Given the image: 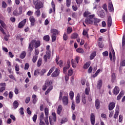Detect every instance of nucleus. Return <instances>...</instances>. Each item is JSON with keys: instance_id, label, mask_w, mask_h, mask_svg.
Returning <instances> with one entry per match:
<instances>
[{"instance_id": "22", "label": "nucleus", "mask_w": 125, "mask_h": 125, "mask_svg": "<svg viewBox=\"0 0 125 125\" xmlns=\"http://www.w3.org/2000/svg\"><path fill=\"white\" fill-rule=\"evenodd\" d=\"M39 119L40 122L43 121V120L44 119V114L43 113V112H42L40 114V115L39 116Z\"/></svg>"}, {"instance_id": "38", "label": "nucleus", "mask_w": 125, "mask_h": 125, "mask_svg": "<svg viewBox=\"0 0 125 125\" xmlns=\"http://www.w3.org/2000/svg\"><path fill=\"white\" fill-rule=\"evenodd\" d=\"M89 66H90V62H87L84 64L83 68V69H87Z\"/></svg>"}, {"instance_id": "28", "label": "nucleus", "mask_w": 125, "mask_h": 125, "mask_svg": "<svg viewBox=\"0 0 125 125\" xmlns=\"http://www.w3.org/2000/svg\"><path fill=\"white\" fill-rule=\"evenodd\" d=\"M116 73H113L111 74V82L115 83V81H116Z\"/></svg>"}, {"instance_id": "1", "label": "nucleus", "mask_w": 125, "mask_h": 125, "mask_svg": "<svg viewBox=\"0 0 125 125\" xmlns=\"http://www.w3.org/2000/svg\"><path fill=\"white\" fill-rule=\"evenodd\" d=\"M56 119H57L56 117V113H55V112H52V115L49 117L50 125H54V123L56 122Z\"/></svg>"}, {"instance_id": "44", "label": "nucleus", "mask_w": 125, "mask_h": 125, "mask_svg": "<svg viewBox=\"0 0 125 125\" xmlns=\"http://www.w3.org/2000/svg\"><path fill=\"white\" fill-rule=\"evenodd\" d=\"M39 75H40V69H36L34 72V76L38 77Z\"/></svg>"}, {"instance_id": "51", "label": "nucleus", "mask_w": 125, "mask_h": 125, "mask_svg": "<svg viewBox=\"0 0 125 125\" xmlns=\"http://www.w3.org/2000/svg\"><path fill=\"white\" fill-rule=\"evenodd\" d=\"M98 46L100 47V48H103L104 47V44L102 42H99Z\"/></svg>"}, {"instance_id": "20", "label": "nucleus", "mask_w": 125, "mask_h": 125, "mask_svg": "<svg viewBox=\"0 0 125 125\" xmlns=\"http://www.w3.org/2000/svg\"><path fill=\"white\" fill-rule=\"evenodd\" d=\"M99 15L101 18H104V17L106 16V14L104 12V10H102L99 12Z\"/></svg>"}, {"instance_id": "6", "label": "nucleus", "mask_w": 125, "mask_h": 125, "mask_svg": "<svg viewBox=\"0 0 125 125\" xmlns=\"http://www.w3.org/2000/svg\"><path fill=\"white\" fill-rule=\"evenodd\" d=\"M60 74V70L58 68H56L55 71L51 74L52 78H57Z\"/></svg>"}, {"instance_id": "33", "label": "nucleus", "mask_w": 125, "mask_h": 125, "mask_svg": "<svg viewBox=\"0 0 125 125\" xmlns=\"http://www.w3.org/2000/svg\"><path fill=\"white\" fill-rule=\"evenodd\" d=\"M26 52L22 51L21 54L20 58H21V59H24V58L26 57Z\"/></svg>"}, {"instance_id": "29", "label": "nucleus", "mask_w": 125, "mask_h": 125, "mask_svg": "<svg viewBox=\"0 0 125 125\" xmlns=\"http://www.w3.org/2000/svg\"><path fill=\"white\" fill-rule=\"evenodd\" d=\"M101 21V20L99 19H97V18H93V23L94 24V25H96L97 24H98V23H99V22H100Z\"/></svg>"}, {"instance_id": "49", "label": "nucleus", "mask_w": 125, "mask_h": 125, "mask_svg": "<svg viewBox=\"0 0 125 125\" xmlns=\"http://www.w3.org/2000/svg\"><path fill=\"white\" fill-rule=\"evenodd\" d=\"M103 8L105 10V12L106 13H108V9H107V4H104L103 6Z\"/></svg>"}, {"instance_id": "60", "label": "nucleus", "mask_w": 125, "mask_h": 125, "mask_svg": "<svg viewBox=\"0 0 125 125\" xmlns=\"http://www.w3.org/2000/svg\"><path fill=\"white\" fill-rule=\"evenodd\" d=\"M19 111L21 115H23L24 114V108L23 107H21Z\"/></svg>"}, {"instance_id": "62", "label": "nucleus", "mask_w": 125, "mask_h": 125, "mask_svg": "<svg viewBox=\"0 0 125 125\" xmlns=\"http://www.w3.org/2000/svg\"><path fill=\"white\" fill-rule=\"evenodd\" d=\"M30 100H31V98H30V97H27L25 101L26 104H28V103H29V102H30Z\"/></svg>"}, {"instance_id": "24", "label": "nucleus", "mask_w": 125, "mask_h": 125, "mask_svg": "<svg viewBox=\"0 0 125 125\" xmlns=\"http://www.w3.org/2000/svg\"><path fill=\"white\" fill-rule=\"evenodd\" d=\"M82 101L83 104H86V98H85V94H83L82 95Z\"/></svg>"}, {"instance_id": "10", "label": "nucleus", "mask_w": 125, "mask_h": 125, "mask_svg": "<svg viewBox=\"0 0 125 125\" xmlns=\"http://www.w3.org/2000/svg\"><path fill=\"white\" fill-rule=\"evenodd\" d=\"M112 92L114 95L117 96V94L120 93V88L118 86H116L114 88Z\"/></svg>"}, {"instance_id": "43", "label": "nucleus", "mask_w": 125, "mask_h": 125, "mask_svg": "<svg viewBox=\"0 0 125 125\" xmlns=\"http://www.w3.org/2000/svg\"><path fill=\"white\" fill-rule=\"evenodd\" d=\"M46 54L47 56V59H50V57L51 56V51L50 50L47 51Z\"/></svg>"}, {"instance_id": "11", "label": "nucleus", "mask_w": 125, "mask_h": 125, "mask_svg": "<svg viewBox=\"0 0 125 125\" xmlns=\"http://www.w3.org/2000/svg\"><path fill=\"white\" fill-rule=\"evenodd\" d=\"M103 84V81L102 80H100L98 81L97 84V88L98 89H101V87H102V85Z\"/></svg>"}, {"instance_id": "40", "label": "nucleus", "mask_w": 125, "mask_h": 125, "mask_svg": "<svg viewBox=\"0 0 125 125\" xmlns=\"http://www.w3.org/2000/svg\"><path fill=\"white\" fill-rule=\"evenodd\" d=\"M73 31V28L71 27H68L67 28V34H71Z\"/></svg>"}, {"instance_id": "42", "label": "nucleus", "mask_w": 125, "mask_h": 125, "mask_svg": "<svg viewBox=\"0 0 125 125\" xmlns=\"http://www.w3.org/2000/svg\"><path fill=\"white\" fill-rule=\"evenodd\" d=\"M42 62V58H40L37 62V66L38 67H41Z\"/></svg>"}, {"instance_id": "17", "label": "nucleus", "mask_w": 125, "mask_h": 125, "mask_svg": "<svg viewBox=\"0 0 125 125\" xmlns=\"http://www.w3.org/2000/svg\"><path fill=\"white\" fill-rule=\"evenodd\" d=\"M107 26L108 28H110L112 26V17L109 16L107 19Z\"/></svg>"}, {"instance_id": "41", "label": "nucleus", "mask_w": 125, "mask_h": 125, "mask_svg": "<svg viewBox=\"0 0 125 125\" xmlns=\"http://www.w3.org/2000/svg\"><path fill=\"white\" fill-rule=\"evenodd\" d=\"M78 36L79 35L77 34V33H73L71 35V39H77V38H78Z\"/></svg>"}, {"instance_id": "30", "label": "nucleus", "mask_w": 125, "mask_h": 125, "mask_svg": "<svg viewBox=\"0 0 125 125\" xmlns=\"http://www.w3.org/2000/svg\"><path fill=\"white\" fill-rule=\"evenodd\" d=\"M45 85H46L48 87L52 84V81L49 80H46L45 83Z\"/></svg>"}, {"instance_id": "9", "label": "nucleus", "mask_w": 125, "mask_h": 125, "mask_svg": "<svg viewBox=\"0 0 125 125\" xmlns=\"http://www.w3.org/2000/svg\"><path fill=\"white\" fill-rule=\"evenodd\" d=\"M90 119L91 125H95V115H94V113L91 114Z\"/></svg>"}, {"instance_id": "53", "label": "nucleus", "mask_w": 125, "mask_h": 125, "mask_svg": "<svg viewBox=\"0 0 125 125\" xmlns=\"http://www.w3.org/2000/svg\"><path fill=\"white\" fill-rule=\"evenodd\" d=\"M7 6V4H6V3L5 2H4V1H3L2 2V8H6Z\"/></svg>"}, {"instance_id": "64", "label": "nucleus", "mask_w": 125, "mask_h": 125, "mask_svg": "<svg viewBox=\"0 0 125 125\" xmlns=\"http://www.w3.org/2000/svg\"><path fill=\"white\" fill-rule=\"evenodd\" d=\"M85 94H86V95H88V94H89V88H85Z\"/></svg>"}, {"instance_id": "45", "label": "nucleus", "mask_w": 125, "mask_h": 125, "mask_svg": "<svg viewBox=\"0 0 125 125\" xmlns=\"http://www.w3.org/2000/svg\"><path fill=\"white\" fill-rule=\"evenodd\" d=\"M69 96L71 100H73V99H74V92H73V91H71L70 92Z\"/></svg>"}, {"instance_id": "34", "label": "nucleus", "mask_w": 125, "mask_h": 125, "mask_svg": "<svg viewBox=\"0 0 125 125\" xmlns=\"http://www.w3.org/2000/svg\"><path fill=\"white\" fill-rule=\"evenodd\" d=\"M55 69V67H52L49 71L48 73L47 74V76L48 77H49V76H50V75H51V73H52V72H53V71H54Z\"/></svg>"}, {"instance_id": "2", "label": "nucleus", "mask_w": 125, "mask_h": 125, "mask_svg": "<svg viewBox=\"0 0 125 125\" xmlns=\"http://www.w3.org/2000/svg\"><path fill=\"white\" fill-rule=\"evenodd\" d=\"M32 3L35 5V9L42 8V2L39 0H33Z\"/></svg>"}, {"instance_id": "18", "label": "nucleus", "mask_w": 125, "mask_h": 125, "mask_svg": "<svg viewBox=\"0 0 125 125\" xmlns=\"http://www.w3.org/2000/svg\"><path fill=\"white\" fill-rule=\"evenodd\" d=\"M62 110H63V106H62V105L60 104L58 106V108H57L58 115H60L61 114V112H62Z\"/></svg>"}, {"instance_id": "39", "label": "nucleus", "mask_w": 125, "mask_h": 125, "mask_svg": "<svg viewBox=\"0 0 125 125\" xmlns=\"http://www.w3.org/2000/svg\"><path fill=\"white\" fill-rule=\"evenodd\" d=\"M44 113L46 116V117L48 118V114H49V110L47 107L45 108L44 109Z\"/></svg>"}, {"instance_id": "58", "label": "nucleus", "mask_w": 125, "mask_h": 125, "mask_svg": "<svg viewBox=\"0 0 125 125\" xmlns=\"http://www.w3.org/2000/svg\"><path fill=\"white\" fill-rule=\"evenodd\" d=\"M125 36L123 35L122 39V46H125Z\"/></svg>"}, {"instance_id": "8", "label": "nucleus", "mask_w": 125, "mask_h": 125, "mask_svg": "<svg viewBox=\"0 0 125 125\" xmlns=\"http://www.w3.org/2000/svg\"><path fill=\"white\" fill-rule=\"evenodd\" d=\"M70 66H71V62H70V61H68L67 62L66 65L65 66V67L63 68V72L64 74H65L66 73V72H67V70L68 69H69Z\"/></svg>"}, {"instance_id": "35", "label": "nucleus", "mask_w": 125, "mask_h": 125, "mask_svg": "<svg viewBox=\"0 0 125 125\" xmlns=\"http://www.w3.org/2000/svg\"><path fill=\"white\" fill-rule=\"evenodd\" d=\"M40 73L41 76H43L46 73V69H42L41 70H40Z\"/></svg>"}, {"instance_id": "61", "label": "nucleus", "mask_w": 125, "mask_h": 125, "mask_svg": "<svg viewBox=\"0 0 125 125\" xmlns=\"http://www.w3.org/2000/svg\"><path fill=\"white\" fill-rule=\"evenodd\" d=\"M13 97V92L11 91L9 93V98H10V99H12Z\"/></svg>"}, {"instance_id": "46", "label": "nucleus", "mask_w": 125, "mask_h": 125, "mask_svg": "<svg viewBox=\"0 0 125 125\" xmlns=\"http://www.w3.org/2000/svg\"><path fill=\"white\" fill-rule=\"evenodd\" d=\"M89 15H90V12H88L87 11H86L84 13H83V16L84 17H87Z\"/></svg>"}, {"instance_id": "52", "label": "nucleus", "mask_w": 125, "mask_h": 125, "mask_svg": "<svg viewBox=\"0 0 125 125\" xmlns=\"http://www.w3.org/2000/svg\"><path fill=\"white\" fill-rule=\"evenodd\" d=\"M119 116V110H116L115 113L114 115V119H117Z\"/></svg>"}, {"instance_id": "32", "label": "nucleus", "mask_w": 125, "mask_h": 125, "mask_svg": "<svg viewBox=\"0 0 125 125\" xmlns=\"http://www.w3.org/2000/svg\"><path fill=\"white\" fill-rule=\"evenodd\" d=\"M108 9L110 11H114V6H113V4L112 3H110L108 4Z\"/></svg>"}, {"instance_id": "50", "label": "nucleus", "mask_w": 125, "mask_h": 125, "mask_svg": "<svg viewBox=\"0 0 125 125\" xmlns=\"http://www.w3.org/2000/svg\"><path fill=\"white\" fill-rule=\"evenodd\" d=\"M37 119H38V115L35 114L32 117V120L34 123H36V122H37Z\"/></svg>"}, {"instance_id": "26", "label": "nucleus", "mask_w": 125, "mask_h": 125, "mask_svg": "<svg viewBox=\"0 0 125 125\" xmlns=\"http://www.w3.org/2000/svg\"><path fill=\"white\" fill-rule=\"evenodd\" d=\"M43 40L45 42H49L50 41V37H49V35H45L43 37Z\"/></svg>"}, {"instance_id": "48", "label": "nucleus", "mask_w": 125, "mask_h": 125, "mask_svg": "<svg viewBox=\"0 0 125 125\" xmlns=\"http://www.w3.org/2000/svg\"><path fill=\"white\" fill-rule=\"evenodd\" d=\"M37 60H38V56H34L33 57L32 61L33 63H36L37 62Z\"/></svg>"}, {"instance_id": "27", "label": "nucleus", "mask_w": 125, "mask_h": 125, "mask_svg": "<svg viewBox=\"0 0 125 125\" xmlns=\"http://www.w3.org/2000/svg\"><path fill=\"white\" fill-rule=\"evenodd\" d=\"M37 9V10L35 11V14L36 15L37 17H40L41 16V8H38V9Z\"/></svg>"}, {"instance_id": "12", "label": "nucleus", "mask_w": 125, "mask_h": 125, "mask_svg": "<svg viewBox=\"0 0 125 125\" xmlns=\"http://www.w3.org/2000/svg\"><path fill=\"white\" fill-rule=\"evenodd\" d=\"M95 105L96 107V109H97V110L100 108V100H99V99H96L95 102Z\"/></svg>"}, {"instance_id": "54", "label": "nucleus", "mask_w": 125, "mask_h": 125, "mask_svg": "<svg viewBox=\"0 0 125 125\" xmlns=\"http://www.w3.org/2000/svg\"><path fill=\"white\" fill-rule=\"evenodd\" d=\"M57 64H59L60 67H61V68H62L63 67V61H60L59 62L57 63Z\"/></svg>"}, {"instance_id": "36", "label": "nucleus", "mask_w": 125, "mask_h": 125, "mask_svg": "<svg viewBox=\"0 0 125 125\" xmlns=\"http://www.w3.org/2000/svg\"><path fill=\"white\" fill-rule=\"evenodd\" d=\"M0 24L1 25V26L4 28V29H6V24H5V23H4V22L2 21V20H0Z\"/></svg>"}, {"instance_id": "15", "label": "nucleus", "mask_w": 125, "mask_h": 125, "mask_svg": "<svg viewBox=\"0 0 125 125\" xmlns=\"http://www.w3.org/2000/svg\"><path fill=\"white\" fill-rule=\"evenodd\" d=\"M29 21L31 22V26H34L35 22H36V19H35V17L33 16H31L29 18Z\"/></svg>"}, {"instance_id": "31", "label": "nucleus", "mask_w": 125, "mask_h": 125, "mask_svg": "<svg viewBox=\"0 0 125 125\" xmlns=\"http://www.w3.org/2000/svg\"><path fill=\"white\" fill-rule=\"evenodd\" d=\"M76 51L78 53H81L82 54H83V52H84V50H83V49L81 47L77 48L76 49Z\"/></svg>"}, {"instance_id": "37", "label": "nucleus", "mask_w": 125, "mask_h": 125, "mask_svg": "<svg viewBox=\"0 0 125 125\" xmlns=\"http://www.w3.org/2000/svg\"><path fill=\"white\" fill-rule=\"evenodd\" d=\"M73 73H74V70H73V69H72V68H71L69 70H68V75L69 77H71V76H72V75H73Z\"/></svg>"}, {"instance_id": "21", "label": "nucleus", "mask_w": 125, "mask_h": 125, "mask_svg": "<svg viewBox=\"0 0 125 125\" xmlns=\"http://www.w3.org/2000/svg\"><path fill=\"white\" fill-rule=\"evenodd\" d=\"M81 102V95L78 94L76 98V104H79Z\"/></svg>"}, {"instance_id": "7", "label": "nucleus", "mask_w": 125, "mask_h": 125, "mask_svg": "<svg viewBox=\"0 0 125 125\" xmlns=\"http://www.w3.org/2000/svg\"><path fill=\"white\" fill-rule=\"evenodd\" d=\"M27 22V19H24L23 21H21L18 25V28L19 29H22L25 26V24H26V22Z\"/></svg>"}, {"instance_id": "5", "label": "nucleus", "mask_w": 125, "mask_h": 125, "mask_svg": "<svg viewBox=\"0 0 125 125\" xmlns=\"http://www.w3.org/2000/svg\"><path fill=\"white\" fill-rule=\"evenodd\" d=\"M62 104L64 106H67L68 105V103L69 102V99L68 98V96H64L62 99Z\"/></svg>"}, {"instance_id": "56", "label": "nucleus", "mask_w": 125, "mask_h": 125, "mask_svg": "<svg viewBox=\"0 0 125 125\" xmlns=\"http://www.w3.org/2000/svg\"><path fill=\"white\" fill-rule=\"evenodd\" d=\"M63 41H67L68 40V35H67V34L66 33H64L63 36Z\"/></svg>"}, {"instance_id": "4", "label": "nucleus", "mask_w": 125, "mask_h": 125, "mask_svg": "<svg viewBox=\"0 0 125 125\" xmlns=\"http://www.w3.org/2000/svg\"><path fill=\"white\" fill-rule=\"evenodd\" d=\"M32 43H33V44H34V47L35 48H38V47H40V46H41V41L40 40H38L36 41V40H33L31 41Z\"/></svg>"}, {"instance_id": "14", "label": "nucleus", "mask_w": 125, "mask_h": 125, "mask_svg": "<svg viewBox=\"0 0 125 125\" xmlns=\"http://www.w3.org/2000/svg\"><path fill=\"white\" fill-rule=\"evenodd\" d=\"M115 106H116V104L114 102L110 103L108 105V110L109 111H112L115 108Z\"/></svg>"}, {"instance_id": "47", "label": "nucleus", "mask_w": 125, "mask_h": 125, "mask_svg": "<svg viewBox=\"0 0 125 125\" xmlns=\"http://www.w3.org/2000/svg\"><path fill=\"white\" fill-rule=\"evenodd\" d=\"M57 38V35H52L51 39H52V42H55V41H56V38Z\"/></svg>"}, {"instance_id": "16", "label": "nucleus", "mask_w": 125, "mask_h": 125, "mask_svg": "<svg viewBox=\"0 0 125 125\" xmlns=\"http://www.w3.org/2000/svg\"><path fill=\"white\" fill-rule=\"evenodd\" d=\"M33 50H34V44L31 41L28 46V51H29L30 53H31Z\"/></svg>"}, {"instance_id": "55", "label": "nucleus", "mask_w": 125, "mask_h": 125, "mask_svg": "<svg viewBox=\"0 0 125 125\" xmlns=\"http://www.w3.org/2000/svg\"><path fill=\"white\" fill-rule=\"evenodd\" d=\"M13 14L14 16H18V15H20L19 13L17 11V10H15L13 11Z\"/></svg>"}, {"instance_id": "59", "label": "nucleus", "mask_w": 125, "mask_h": 125, "mask_svg": "<svg viewBox=\"0 0 125 125\" xmlns=\"http://www.w3.org/2000/svg\"><path fill=\"white\" fill-rule=\"evenodd\" d=\"M71 109L73 110L76 109V105L75 104V102H72V105H71Z\"/></svg>"}, {"instance_id": "23", "label": "nucleus", "mask_w": 125, "mask_h": 125, "mask_svg": "<svg viewBox=\"0 0 125 125\" xmlns=\"http://www.w3.org/2000/svg\"><path fill=\"white\" fill-rule=\"evenodd\" d=\"M53 89V86L51 85L49 87V88L47 89V90L45 92V95H47L49 92H50L51 90Z\"/></svg>"}, {"instance_id": "57", "label": "nucleus", "mask_w": 125, "mask_h": 125, "mask_svg": "<svg viewBox=\"0 0 125 125\" xmlns=\"http://www.w3.org/2000/svg\"><path fill=\"white\" fill-rule=\"evenodd\" d=\"M51 5L54 12H55V4H54V2L53 1L51 2Z\"/></svg>"}, {"instance_id": "63", "label": "nucleus", "mask_w": 125, "mask_h": 125, "mask_svg": "<svg viewBox=\"0 0 125 125\" xmlns=\"http://www.w3.org/2000/svg\"><path fill=\"white\" fill-rule=\"evenodd\" d=\"M121 65L123 67H125V60L122 59L121 60Z\"/></svg>"}, {"instance_id": "13", "label": "nucleus", "mask_w": 125, "mask_h": 125, "mask_svg": "<svg viewBox=\"0 0 125 125\" xmlns=\"http://www.w3.org/2000/svg\"><path fill=\"white\" fill-rule=\"evenodd\" d=\"M51 34H52L53 35L57 36L59 35V31L56 29H52L50 30Z\"/></svg>"}, {"instance_id": "3", "label": "nucleus", "mask_w": 125, "mask_h": 125, "mask_svg": "<svg viewBox=\"0 0 125 125\" xmlns=\"http://www.w3.org/2000/svg\"><path fill=\"white\" fill-rule=\"evenodd\" d=\"M94 17V15H90L88 16V18L86 19L85 20V23L88 25L90 24L92 25L93 24V18Z\"/></svg>"}, {"instance_id": "19", "label": "nucleus", "mask_w": 125, "mask_h": 125, "mask_svg": "<svg viewBox=\"0 0 125 125\" xmlns=\"http://www.w3.org/2000/svg\"><path fill=\"white\" fill-rule=\"evenodd\" d=\"M125 95V92L123 91L120 92L119 95L117 97V100H121V98H122V97H123Z\"/></svg>"}, {"instance_id": "25", "label": "nucleus", "mask_w": 125, "mask_h": 125, "mask_svg": "<svg viewBox=\"0 0 125 125\" xmlns=\"http://www.w3.org/2000/svg\"><path fill=\"white\" fill-rule=\"evenodd\" d=\"M13 106L14 109H17L18 106H19V103L17 101H15L13 104Z\"/></svg>"}]
</instances>
